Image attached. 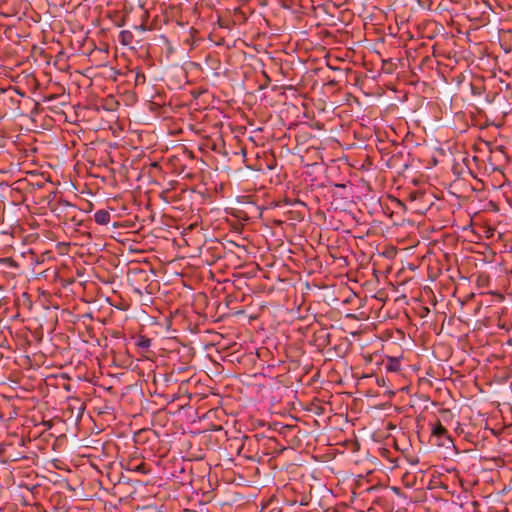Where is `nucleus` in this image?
<instances>
[{
    "label": "nucleus",
    "mask_w": 512,
    "mask_h": 512,
    "mask_svg": "<svg viewBox=\"0 0 512 512\" xmlns=\"http://www.w3.org/2000/svg\"><path fill=\"white\" fill-rule=\"evenodd\" d=\"M8 269H18V264L13 258H0V272L14 276V272L8 271Z\"/></svg>",
    "instance_id": "1"
},
{
    "label": "nucleus",
    "mask_w": 512,
    "mask_h": 512,
    "mask_svg": "<svg viewBox=\"0 0 512 512\" xmlns=\"http://www.w3.org/2000/svg\"><path fill=\"white\" fill-rule=\"evenodd\" d=\"M432 435L437 438L444 437L448 443L453 444V440L451 436L448 435L447 429L440 422L432 428Z\"/></svg>",
    "instance_id": "2"
},
{
    "label": "nucleus",
    "mask_w": 512,
    "mask_h": 512,
    "mask_svg": "<svg viewBox=\"0 0 512 512\" xmlns=\"http://www.w3.org/2000/svg\"><path fill=\"white\" fill-rule=\"evenodd\" d=\"M94 219L97 224L106 225L110 222L111 216L109 211L101 209L94 213Z\"/></svg>",
    "instance_id": "3"
},
{
    "label": "nucleus",
    "mask_w": 512,
    "mask_h": 512,
    "mask_svg": "<svg viewBox=\"0 0 512 512\" xmlns=\"http://www.w3.org/2000/svg\"><path fill=\"white\" fill-rule=\"evenodd\" d=\"M133 38L134 36L129 30L121 31L118 36L119 42L124 46L130 45L133 42Z\"/></svg>",
    "instance_id": "4"
},
{
    "label": "nucleus",
    "mask_w": 512,
    "mask_h": 512,
    "mask_svg": "<svg viewBox=\"0 0 512 512\" xmlns=\"http://www.w3.org/2000/svg\"><path fill=\"white\" fill-rule=\"evenodd\" d=\"M318 258L312 257V258H305V262L308 265L309 273L314 272V266H319L321 268V264L317 261Z\"/></svg>",
    "instance_id": "5"
},
{
    "label": "nucleus",
    "mask_w": 512,
    "mask_h": 512,
    "mask_svg": "<svg viewBox=\"0 0 512 512\" xmlns=\"http://www.w3.org/2000/svg\"><path fill=\"white\" fill-rule=\"evenodd\" d=\"M251 268L245 272L240 273V275L246 276L248 278L254 277L256 275V271L259 270V264L252 263Z\"/></svg>",
    "instance_id": "6"
},
{
    "label": "nucleus",
    "mask_w": 512,
    "mask_h": 512,
    "mask_svg": "<svg viewBox=\"0 0 512 512\" xmlns=\"http://www.w3.org/2000/svg\"><path fill=\"white\" fill-rule=\"evenodd\" d=\"M132 470L135 472L142 473V474H148L150 472V470L146 467V465L144 463H140V464L136 465L135 467H133Z\"/></svg>",
    "instance_id": "7"
},
{
    "label": "nucleus",
    "mask_w": 512,
    "mask_h": 512,
    "mask_svg": "<svg viewBox=\"0 0 512 512\" xmlns=\"http://www.w3.org/2000/svg\"><path fill=\"white\" fill-rule=\"evenodd\" d=\"M75 270H76V275L79 278L83 277L87 272V269L85 267H81L80 265H77V264H75Z\"/></svg>",
    "instance_id": "8"
},
{
    "label": "nucleus",
    "mask_w": 512,
    "mask_h": 512,
    "mask_svg": "<svg viewBox=\"0 0 512 512\" xmlns=\"http://www.w3.org/2000/svg\"><path fill=\"white\" fill-rule=\"evenodd\" d=\"M378 386L384 387L386 386V379L383 377H378L376 380Z\"/></svg>",
    "instance_id": "9"
},
{
    "label": "nucleus",
    "mask_w": 512,
    "mask_h": 512,
    "mask_svg": "<svg viewBox=\"0 0 512 512\" xmlns=\"http://www.w3.org/2000/svg\"><path fill=\"white\" fill-rule=\"evenodd\" d=\"M144 264L150 269L152 273H156V269L149 263V261L145 260Z\"/></svg>",
    "instance_id": "10"
},
{
    "label": "nucleus",
    "mask_w": 512,
    "mask_h": 512,
    "mask_svg": "<svg viewBox=\"0 0 512 512\" xmlns=\"http://www.w3.org/2000/svg\"><path fill=\"white\" fill-rule=\"evenodd\" d=\"M139 345H140V346H142V347L147 348V347H149V345H150V340H144V341H143V342H141Z\"/></svg>",
    "instance_id": "11"
},
{
    "label": "nucleus",
    "mask_w": 512,
    "mask_h": 512,
    "mask_svg": "<svg viewBox=\"0 0 512 512\" xmlns=\"http://www.w3.org/2000/svg\"><path fill=\"white\" fill-rule=\"evenodd\" d=\"M407 266L409 267V269H411L412 271L416 270L417 269V266L415 265H412V264H407Z\"/></svg>",
    "instance_id": "12"
},
{
    "label": "nucleus",
    "mask_w": 512,
    "mask_h": 512,
    "mask_svg": "<svg viewBox=\"0 0 512 512\" xmlns=\"http://www.w3.org/2000/svg\"><path fill=\"white\" fill-rule=\"evenodd\" d=\"M74 281H75V279L73 277H71V278L66 280V283L67 284H72Z\"/></svg>",
    "instance_id": "13"
},
{
    "label": "nucleus",
    "mask_w": 512,
    "mask_h": 512,
    "mask_svg": "<svg viewBox=\"0 0 512 512\" xmlns=\"http://www.w3.org/2000/svg\"><path fill=\"white\" fill-rule=\"evenodd\" d=\"M134 291H135L137 294H139V295H141V294H142V292H141V290H140V289H135Z\"/></svg>",
    "instance_id": "14"
},
{
    "label": "nucleus",
    "mask_w": 512,
    "mask_h": 512,
    "mask_svg": "<svg viewBox=\"0 0 512 512\" xmlns=\"http://www.w3.org/2000/svg\"><path fill=\"white\" fill-rule=\"evenodd\" d=\"M388 394H389V396L391 397V396H393V395H394V392H393V391H389V392H388Z\"/></svg>",
    "instance_id": "15"
},
{
    "label": "nucleus",
    "mask_w": 512,
    "mask_h": 512,
    "mask_svg": "<svg viewBox=\"0 0 512 512\" xmlns=\"http://www.w3.org/2000/svg\"><path fill=\"white\" fill-rule=\"evenodd\" d=\"M440 445L448 447V445L445 442L441 443Z\"/></svg>",
    "instance_id": "16"
}]
</instances>
